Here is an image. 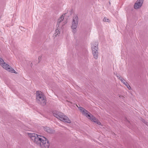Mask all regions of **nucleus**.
<instances>
[{"label": "nucleus", "mask_w": 148, "mask_h": 148, "mask_svg": "<svg viewBox=\"0 0 148 148\" xmlns=\"http://www.w3.org/2000/svg\"><path fill=\"white\" fill-rule=\"evenodd\" d=\"M103 21L104 22H108L109 21V20L108 18L106 17H104L103 19Z\"/></svg>", "instance_id": "nucleus-13"}, {"label": "nucleus", "mask_w": 148, "mask_h": 148, "mask_svg": "<svg viewBox=\"0 0 148 148\" xmlns=\"http://www.w3.org/2000/svg\"><path fill=\"white\" fill-rule=\"evenodd\" d=\"M98 43L97 42H95L93 45H92V53L95 59H97L98 58Z\"/></svg>", "instance_id": "nucleus-6"}, {"label": "nucleus", "mask_w": 148, "mask_h": 148, "mask_svg": "<svg viewBox=\"0 0 148 148\" xmlns=\"http://www.w3.org/2000/svg\"><path fill=\"white\" fill-rule=\"evenodd\" d=\"M116 75L118 77H119V76L118 75Z\"/></svg>", "instance_id": "nucleus-18"}, {"label": "nucleus", "mask_w": 148, "mask_h": 148, "mask_svg": "<svg viewBox=\"0 0 148 148\" xmlns=\"http://www.w3.org/2000/svg\"><path fill=\"white\" fill-rule=\"evenodd\" d=\"M28 134L33 142L41 148H49V141L45 137L35 133H28Z\"/></svg>", "instance_id": "nucleus-1"}, {"label": "nucleus", "mask_w": 148, "mask_h": 148, "mask_svg": "<svg viewBox=\"0 0 148 148\" xmlns=\"http://www.w3.org/2000/svg\"><path fill=\"white\" fill-rule=\"evenodd\" d=\"M119 79L120 80L121 82L123 83L126 86H128V83L126 82H125V80L122 78H121V77H119Z\"/></svg>", "instance_id": "nucleus-11"}, {"label": "nucleus", "mask_w": 148, "mask_h": 148, "mask_svg": "<svg viewBox=\"0 0 148 148\" xmlns=\"http://www.w3.org/2000/svg\"><path fill=\"white\" fill-rule=\"evenodd\" d=\"M79 110L82 112V114H84L89 119H90L92 121L97 123L98 125L101 124V123L98 121V120L95 118L91 114H88L89 113L84 108L82 107H79L78 108Z\"/></svg>", "instance_id": "nucleus-4"}, {"label": "nucleus", "mask_w": 148, "mask_h": 148, "mask_svg": "<svg viewBox=\"0 0 148 148\" xmlns=\"http://www.w3.org/2000/svg\"><path fill=\"white\" fill-rule=\"evenodd\" d=\"M19 28L21 30H22L23 29H24V28L22 26H20Z\"/></svg>", "instance_id": "nucleus-15"}, {"label": "nucleus", "mask_w": 148, "mask_h": 148, "mask_svg": "<svg viewBox=\"0 0 148 148\" xmlns=\"http://www.w3.org/2000/svg\"><path fill=\"white\" fill-rule=\"evenodd\" d=\"M44 130L47 132L49 133H52L54 131L49 127H46L44 128Z\"/></svg>", "instance_id": "nucleus-10"}, {"label": "nucleus", "mask_w": 148, "mask_h": 148, "mask_svg": "<svg viewBox=\"0 0 148 148\" xmlns=\"http://www.w3.org/2000/svg\"><path fill=\"white\" fill-rule=\"evenodd\" d=\"M0 64L5 69L8 71L15 74H17V73L12 67L10 66L8 64L5 62L0 57Z\"/></svg>", "instance_id": "nucleus-5"}, {"label": "nucleus", "mask_w": 148, "mask_h": 148, "mask_svg": "<svg viewBox=\"0 0 148 148\" xmlns=\"http://www.w3.org/2000/svg\"><path fill=\"white\" fill-rule=\"evenodd\" d=\"M58 27H57V29L55 30V32L54 34L55 36H57V35L60 33V31L59 30V28H58Z\"/></svg>", "instance_id": "nucleus-12"}, {"label": "nucleus", "mask_w": 148, "mask_h": 148, "mask_svg": "<svg viewBox=\"0 0 148 148\" xmlns=\"http://www.w3.org/2000/svg\"><path fill=\"white\" fill-rule=\"evenodd\" d=\"M36 101L39 104L45 105L46 103V97L43 93L40 91H38L36 93Z\"/></svg>", "instance_id": "nucleus-3"}, {"label": "nucleus", "mask_w": 148, "mask_h": 148, "mask_svg": "<svg viewBox=\"0 0 148 148\" xmlns=\"http://www.w3.org/2000/svg\"><path fill=\"white\" fill-rule=\"evenodd\" d=\"M127 122H128V123H130V121H128V120H127Z\"/></svg>", "instance_id": "nucleus-17"}, {"label": "nucleus", "mask_w": 148, "mask_h": 148, "mask_svg": "<svg viewBox=\"0 0 148 148\" xmlns=\"http://www.w3.org/2000/svg\"><path fill=\"white\" fill-rule=\"evenodd\" d=\"M143 2V0H138L134 5V9H137L140 8L142 5Z\"/></svg>", "instance_id": "nucleus-9"}, {"label": "nucleus", "mask_w": 148, "mask_h": 148, "mask_svg": "<svg viewBox=\"0 0 148 148\" xmlns=\"http://www.w3.org/2000/svg\"><path fill=\"white\" fill-rule=\"evenodd\" d=\"M53 114L55 117L61 121L68 123H71V121L67 116L61 112L57 111H53Z\"/></svg>", "instance_id": "nucleus-2"}, {"label": "nucleus", "mask_w": 148, "mask_h": 148, "mask_svg": "<svg viewBox=\"0 0 148 148\" xmlns=\"http://www.w3.org/2000/svg\"><path fill=\"white\" fill-rule=\"evenodd\" d=\"M66 23V20H64L63 16V15H62L58 19L57 22V26H58V27H59L60 25V24L62 25L63 26L65 25Z\"/></svg>", "instance_id": "nucleus-8"}, {"label": "nucleus", "mask_w": 148, "mask_h": 148, "mask_svg": "<svg viewBox=\"0 0 148 148\" xmlns=\"http://www.w3.org/2000/svg\"><path fill=\"white\" fill-rule=\"evenodd\" d=\"M78 22V17L77 16H75L73 17L72 21L71 28L72 29V32L74 33L76 32V28L77 27Z\"/></svg>", "instance_id": "nucleus-7"}, {"label": "nucleus", "mask_w": 148, "mask_h": 148, "mask_svg": "<svg viewBox=\"0 0 148 148\" xmlns=\"http://www.w3.org/2000/svg\"><path fill=\"white\" fill-rule=\"evenodd\" d=\"M127 88L129 89H131V87L130 86V85H129V84H128V86H127Z\"/></svg>", "instance_id": "nucleus-16"}, {"label": "nucleus", "mask_w": 148, "mask_h": 148, "mask_svg": "<svg viewBox=\"0 0 148 148\" xmlns=\"http://www.w3.org/2000/svg\"><path fill=\"white\" fill-rule=\"evenodd\" d=\"M142 121L144 122L148 126V122L145 120H143Z\"/></svg>", "instance_id": "nucleus-14"}]
</instances>
